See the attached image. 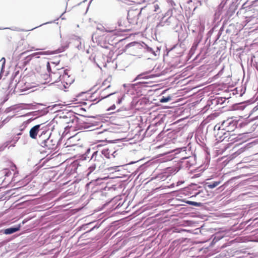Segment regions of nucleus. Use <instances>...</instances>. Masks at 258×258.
Returning <instances> with one entry per match:
<instances>
[{"instance_id":"obj_37","label":"nucleus","mask_w":258,"mask_h":258,"mask_svg":"<svg viewBox=\"0 0 258 258\" xmlns=\"http://www.w3.org/2000/svg\"><path fill=\"white\" fill-rule=\"evenodd\" d=\"M254 109H255V110H257V109H258V106H255V107L254 108Z\"/></svg>"},{"instance_id":"obj_29","label":"nucleus","mask_w":258,"mask_h":258,"mask_svg":"<svg viewBox=\"0 0 258 258\" xmlns=\"http://www.w3.org/2000/svg\"><path fill=\"white\" fill-rule=\"evenodd\" d=\"M223 31V27H222L220 28V30H219V32H218V38H219L220 37V36H221V35L222 32V31Z\"/></svg>"},{"instance_id":"obj_4","label":"nucleus","mask_w":258,"mask_h":258,"mask_svg":"<svg viewBox=\"0 0 258 258\" xmlns=\"http://www.w3.org/2000/svg\"><path fill=\"white\" fill-rule=\"evenodd\" d=\"M197 23H199L200 26L198 29L192 30V32H195L198 31V35L192 44L191 49H196L197 48L198 44L201 42L202 39L203 33L204 32L205 29V26L204 24H202L201 22H199L198 21H197Z\"/></svg>"},{"instance_id":"obj_33","label":"nucleus","mask_w":258,"mask_h":258,"mask_svg":"<svg viewBox=\"0 0 258 258\" xmlns=\"http://www.w3.org/2000/svg\"><path fill=\"white\" fill-rule=\"evenodd\" d=\"M110 85H109L108 86H107V87L104 89L102 92V93H103L104 92H106L107 91V90L110 87Z\"/></svg>"},{"instance_id":"obj_25","label":"nucleus","mask_w":258,"mask_h":258,"mask_svg":"<svg viewBox=\"0 0 258 258\" xmlns=\"http://www.w3.org/2000/svg\"><path fill=\"white\" fill-rule=\"evenodd\" d=\"M76 45H77V47L79 49H82V46H81V42L80 41V38H78L76 40Z\"/></svg>"},{"instance_id":"obj_10","label":"nucleus","mask_w":258,"mask_h":258,"mask_svg":"<svg viewBox=\"0 0 258 258\" xmlns=\"http://www.w3.org/2000/svg\"><path fill=\"white\" fill-rule=\"evenodd\" d=\"M182 160V166H184L185 168L189 169L196 163L195 158L192 156L185 157Z\"/></svg>"},{"instance_id":"obj_36","label":"nucleus","mask_w":258,"mask_h":258,"mask_svg":"<svg viewBox=\"0 0 258 258\" xmlns=\"http://www.w3.org/2000/svg\"><path fill=\"white\" fill-rule=\"evenodd\" d=\"M106 80L104 81L103 82V85H105L106 84Z\"/></svg>"},{"instance_id":"obj_15","label":"nucleus","mask_w":258,"mask_h":258,"mask_svg":"<svg viewBox=\"0 0 258 258\" xmlns=\"http://www.w3.org/2000/svg\"><path fill=\"white\" fill-rule=\"evenodd\" d=\"M165 17H164L162 18L160 22L159 23V24L157 25V27H163L165 25L168 26L170 23V17H168L167 19H165Z\"/></svg>"},{"instance_id":"obj_14","label":"nucleus","mask_w":258,"mask_h":258,"mask_svg":"<svg viewBox=\"0 0 258 258\" xmlns=\"http://www.w3.org/2000/svg\"><path fill=\"white\" fill-rule=\"evenodd\" d=\"M149 73V72H144L137 76V77L135 79L134 81L141 79H149V78H155V75L154 74L147 75Z\"/></svg>"},{"instance_id":"obj_38","label":"nucleus","mask_w":258,"mask_h":258,"mask_svg":"<svg viewBox=\"0 0 258 258\" xmlns=\"http://www.w3.org/2000/svg\"><path fill=\"white\" fill-rule=\"evenodd\" d=\"M219 188H222V190H223L224 189L223 185H222L220 187H219Z\"/></svg>"},{"instance_id":"obj_30","label":"nucleus","mask_w":258,"mask_h":258,"mask_svg":"<svg viewBox=\"0 0 258 258\" xmlns=\"http://www.w3.org/2000/svg\"><path fill=\"white\" fill-rule=\"evenodd\" d=\"M12 117H7L6 119H5L4 120H3V123H7L10 120V119Z\"/></svg>"},{"instance_id":"obj_42","label":"nucleus","mask_w":258,"mask_h":258,"mask_svg":"<svg viewBox=\"0 0 258 258\" xmlns=\"http://www.w3.org/2000/svg\"><path fill=\"white\" fill-rule=\"evenodd\" d=\"M48 23H49V22H48ZM47 24V23H45L44 24Z\"/></svg>"},{"instance_id":"obj_23","label":"nucleus","mask_w":258,"mask_h":258,"mask_svg":"<svg viewBox=\"0 0 258 258\" xmlns=\"http://www.w3.org/2000/svg\"><path fill=\"white\" fill-rule=\"evenodd\" d=\"M186 203L188 205H190L191 206H194L199 207L201 205V203H198V202H192V201H187V202H186Z\"/></svg>"},{"instance_id":"obj_12","label":"nucleus","mask_w":258,"mask_h":258,"mask_svg":"<svg viewBox=\"0 0 258 258\" xmlns=\"http://www.w3.org/2000/svg\"><path fill=\"white\" fill-rule=\"evenodd\" d=\"M127 22L125 19H119L117 21L118 26L119 27V30L121 32H125L127 30V26H126Z\"/></svg>"},{"instance_id":"obj_35","label":"nucleus","mask_w":258,"mask_h":258,"mask_svg":"<svg viewBox=\"0 0 258 258\" xmlns=\"http://www.w3.org/2000/svg\"><path fill=\"white\" fill-rule=\"evenodd\" d=\"M217 134H218V135H219H219H220V134H225V133H223V132H221V133H219V132Z\"/></svg>"},{"instance_id":"obj_16","label":"nucleus","mask_w":258,"mask_h":258,"mask_svg":"<svg viewBox=\"0 0 258 258\" xmlns=\"http://www.w3.org/2000/svg\"><path fill=\"white\" fill-rule=\"evenodd\" d=\"M30 122V119L23 122V123L19 126V130L20 131V132L18 133L17 134V135L18 136H20V135H22V132L27 127L28 124Z\"/></svg>"},{"instance_id":"obj_34","label":"nucleus","mask_w":258,"mask_h":258,"mask_svg":"<svg viewBox=\"0 0 258 258\" xmlns=\"http://www.w3.org/2000/svg\"><path fill=\"white\" fill-rule=\"evenodd\" d=\"M159 9V6L157 5H155V11H156Z\"/></svg>"},{"instance_id":"obj_26","label":"nucleus","mask_w":258,"mask_h":258,"mask_svg":"<svg viewBox=\"0 0 258 258\" xmlns=\"http://www.w3.org/2000/svg\"><path fill=\"white\" fill-rule=\"evenodd\" d=\"M181 48V47L180 45H175L173 47H172V48L171 49V51H173L174 50H178L179 49H180Z\"/></svg>"},{"instance_id":"obj_6","label":"nucleus","mask_w":258,"mask_h":258,"mask_svg":"<svg viewBox=\"0 0 258 258\" xmlns=\"http://www.w3.org/2000/svg\"><path fill=\"white\" fill-rule=\"evenodd\" d=\"M63 70L62 69H57V72H51L49 76L50 78L51 84L58 83V84H62V75Z\"/></svg>"},{"instance_id":"obj_13","label":"nucleus","mask_w":258,"mask_h":258,"mask_svg":"<svg viewBox=\"0 0 258 258\" xmlns=\"http://www.w3.org/2000/svg\"><path fill=\"white\" fill-rule=\"evenodd\" d=\"M20 228H21V225H18L15 227H12L7 228V229H5L4 233L7 235L13 234V233L19 231L20 229Z\"/></svg>"},{"instance_id":"obj_24","label":"nucleus","mask_w":258,"mask_h":258,"mask_svg":"<svg viewBox=\"0 0 258 258\" xmlns=\"http://www.w3.org/2000/svg\"><path fill=\"white\" fill-rule=\"evenodd\" d=\"M68 47V44L66 45L65 46H62L60 48H58L56 51L57 53H59L63 52Z\"/></svg>"},{"instance_id":"obj_5","label":"nucleus","mask_w":258,"mask_h":258,"mask_svg":"<svg viewBox=\"0 0 258 258\" xmlns=\"http://www.w3.org/2000/svg\"><path fill=\"white\" fill-rule=\"evenodd\" d=\"M61 80L62 84H57L60 89L67 88V86L71 85L74 82V79L68 75L67 70H63Z\"/></svg>"},{"instance_id":"obj_3","label":"nucleus","mask_w":258,"mask_h":258,"mask_svg":"<svg viewBox=\"0 0 258 258\" xmlns=\"http://www.w3.org/2000/svg\"><path fill=\"white\" fill-rule=\"evenodd\" d=\"M62 118L64 120L63 122L68 124L65 127L66 130L69 127L75 128L76 126H74L73 124H77L79 121V119L72 112H67L66 115L63 116Z\"/></svg>"},{"instance_id":"obj_40","label":"nucleus","mask_w":258,"mask_h":258,"mask_svg":"<svg viewBox=\"0 0 258 258\" xmlns=\"http://www.w3.org/2000/svg\"><path fill=\"white\" fill-rule=\"evenodd\" d=\"M140 83H145L144 82H140Z\"/></svg>"},{"instance_id":"obj_39","label":"nucleus","mask_w":258,"mask_h":258,"mask_svg":"<svg viewBox=\"0 0 258 258\" xmlns=\"http://www.w3.org/2000/svg\"><path fill=\"white\" fill-rule=\"evenodd\" d=\"M10 108L7 109L6 111L8 112L9 111Z\"/></svg>"},{"instance_id":"obj_28","label":"nucleus","mask_w":258,"mask_h":258,"mask_svg":"<svg viewBox=\"0 0 258 258\" xmlns=\"http://www.w3.org/2000/svg\"><path fill=\"white\" fill-rule=\"evenodd\" d=\"M46 68H47V70L48 72L50 74V71H51V67H50V63L49 62H47V63Z\"/></svg>"},{"instance_id":"obj_31","label":"nucleus","mask_w":258,"mask_h":258,"mask_svg":"<svg viewBox=\"0 0 258 258\" xmlns=\"http://www.w3.org/2000/svg\"><path fill=\"white\" fill-rule=\"evenodd\" d=\"M115 105L114 104H113L112 106H110V108H109L108 109V110L110 111V110H114V109H115Z\"/></svg>"},{"instance_id":"obj_7","label":"nucleus","mask_w":258,"mask_h":258,"mask_svg":"<svg viewBox=\"0 0 258 258\" xmlns=\"http://www.w3.org/2000/svg\"><path fill=\"white\" fill-rule=\"evenodd\" d=\"M57 145V141L51 137H49L46 140L43 141L41 143V146L47 149L55 150Z\"/></svg>"},{"instance_id":"obj_8","label":"nucleus","mask_w":258,"mask_h":258,"mask_svg":"<svg viewBox=\"0 0 258 258\" xmlns=\"http://www.w3.org/2000/svg\"><path fill=\"white\" fill-rule=\"evenodd\" d=\"M111 96H113V99H117L116 104H120L121 103L122 100L124 99L125 94L120 92H115L109 93L108 94L104 96H101V99L106 98Z\"/></svg>"},{"instance_id":"obj_2","label":"nucleus","mask_w":258,"mask_h":258,"mask_svg":"<svg viewBox=\"0 0 258 258\" xmlns=\"http://www.w3.org/2000/svg\"><path fill=\"white\" fill-rule=\"evenodd\" d=\"M237 125V121L230 118L224 120L220 125H216L214 127V130L217 128L219 131H225L227 132H230L233 131L236 128Z\"/></svg>"},{"instance_id":"obj_1","label":"nucleus","mask_w":258,"mask_h":258,"mask_svg":"<svg viewBox=\"0 0 258 258\" xmlns=\"http://www.w3.org/2000/svg\"><path fill=\"white\" fill-rule=\"evenodd\" d=\"M89 162L91 165L88 168V173H91L96 168L99 169L103 168L105 162L104 158L101 156V154L100 153L99 151H96L94 152L92 155Z\"/></svg>"},{"instance_id":"obj_11","label":"nucleus","mask_w":258,"mask_h":258,"mask_svg":"<svg viewBox=\"0 0 258 258\" xmlns=\"http://www.w3.org/2000/svg\"><path fill=\"white\" fill-rule=\"evenodd\" d=\"M40 124H37L32 127L29 132V135L30 138L33 139H36L37 136L39 131Z\"/></svg>"},{"instance_id":"obj_17","label":"nucleus","mask_w":258,"mask_h":258,"mask_svg":"<svg viewBox=\"0 0 258 258\" xmlns=\"http://www.w3.org/2000/svg\"><path fill=\"white\" fill-rule=\"evenodd\" d=\"M221 182V180L215 181L212 182H206V186L209 189H213L219 185Z\"/></svg>"},{"instance_id":"obj_20","label":"nucleus","mask_w":258,"mask_h":258,"mask_svg":"<svg viewBox=\"0 0 258 258\" xmlns=\"http://www.w3.org/2000/svg\"><path fill=\"white\" fill-rule=\"evenodd\" d=\"M51 53H50L49 51H40V52H35V53H34L32 54V56H36V57L37 58H39V56H38V55H49V54H50Z\"/></svg>"},{"instance_id":"obj_27","label":"nucleus","mask_w":258,"mask_h":258,"mask_svg":"<svg viewBox=\"0 0 258 258\" xmlns=\"http://www.w3.org/2000/svg\"><path fill=\"white\" fill-rule=\"evenodd\" d=\"M0 61L2 62V70H3L5 67V62H6V59H5V57L2 58Z\"/></svg>"},{"instance_id":"obj_18","label":"nucleus","mask_w":258,"mask_h":258,"mask_svg":"<svg viewBox=\"0 0 258 258\" xmlns=\"http://www.w3.org/2000/svg\"><path fill=\"white\" fill-rule=\"evenodd\" d=\"M41 135L39 137L38 142L39 144L41 146V143L43 142L44 140H46L47 138H48L49 136L48 134H46V133L43 132Z\"/></svg>"},{"instance_id":"obj_21","label":"nucleus","mask_w":258,"mask_h":258,"mask_svg":"<svg viewBox=\"0 0 258 258\" xmlns=\"http://www.w3.org/2000/svg\"><path fill=\"white\" fill-rule=\"evenodd\" d=\"M97 29L98 30H100V31H102V32H104V31H105V32H112L113 31V30H107L103 26L100 25H98L97 26Z\"/></svg>"},{"instance_id":"obj_22","label":"nucleus","mask_w":258,"mask_h":258,"mask_svg":"<svg viewBox=\"0 0 258 258\" xmlns=\"http://www.w3.org/2000/svg\"><path fill=\"white\" fill-rule=\"evenodd\" d=\"M171 99V98L170 96H168L167 97H164V96H163L161 99H160V102L161 103H165V102H168L169 101H170V100Z\"/></svg>"},{"instance_id":"obj_9","label":"nucleus","mask_w":258,"mask_h":258,"mask_svg":"<svg viewBox=\"0 0 258 258\" xmlns=\"http://www.w3.org/2000/svg\"><path fill=\"white\" fill-rule=\"evenodd\" d=\"M99 152L101 154L102 156H103L107 159H110L112 157L115 158L116 155V151H114L113 150L107 148L103 149L101 151H99Z\"/></svg>"},{"instance_id":"obj_41","label":"nucleus","mask_w":258,"mask_h":258,"mask_svg":"<svg viewBox=\"0 0 258 258\" xmlns=\"http://www.w3.org/2000/svg\"><path fill=\"white\" fill-rule=\"evenodd\" d=\"M37 27H35V28H37ZM34 29H35V28H34ZM33 29H34V28H33V29H32L31 30H33Z\"/></svg>"},{"instance_id":"obj_19","label":"nucleus","mask_w":258,"mask_h":258,"mask_svg":"<svg viewBox=\"0 0 258 258\" xmlns=\"http://www.w3.org/2000/svg\"><path fill=\"white\" fill-rule=\"evenodd\" d=\"M145 49H146L147 52L153 54L154 56H156L159 52L158 48H157V50L155 51V50H154L153 48L150 47L146 45Z\"/></svg>"},{"instance_id":"obj_32","label":"nucleus","mask_w":258,"mask_h":258,"mask_svg":"<svg viewBox=\"0 0 258 258\" xmlns=\"http://www.w3.org/2000/svg\"><path fill=\"white\" fill-rule=\"evenodd\" d=\"M99 227V225H96L93 227H92L90 230H89L88 232H90L92 230H93L94 229L98 228Z\"/></svg>"}]
</instances>
